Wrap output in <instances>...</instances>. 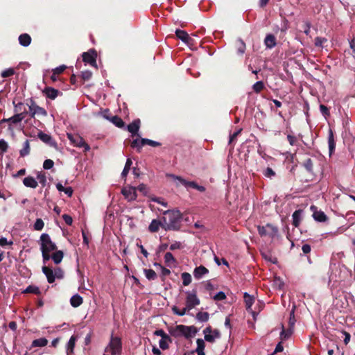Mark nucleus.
<instances>
[{"mask_svg": "<svg viewBox=\"0 0 355 355\" xmlns=\"http://www.w3.org/2000/svg\"><path fill=\"white\" fill-rule=\"evenodd\" d=\"M40 248L42 254L43 262L46 263L51 259V252L56 250V245L52 242L49 235L44 233L40 236Z\"/></svg>", "mask_w": 355, "mask_h": 355, "instance_id": "obj_1", "label": "nucleus"}, {"mask_svg": "<svg viewBox=\"0 0 355 355\" xmlns=\"http://www.w3.org/2000/svg\"><path fill=\"white\" fill-rule=\"evenodd\" d=\"M196 329L194 327L178 324L169 328L170 334L175 338L184 336L187 338L195 336Z\"/></svg>", "mask_w": 355, "mask_h": 355, "instance_id": "obj_2", "label": "nucleus"}, {"mask_svg": "<svg viewBox=\"0 0 355 355\" xmlns=\"http://www.w3.org/2000/svg\"><path fill=\"white\" fill-rule=\"evenodd\" d=\"M121 349L122 344L121 338L112 335L110 343L105 349L103 355H120Z\"/></svg>", "mask_w": 355, "mask_h": 355, "instance_id": "obj_3", "label": "nucleus"}, {"mask_svg": "<svg viewBox=\"0 0 355 355\" xmlns=\"http://www.w3.org/2000/svg\"><path fill=\"white\" fill-rule=\"evenodd\" d=\"M258 232L261 236H268L272 240L279 238L278 228L271 224L265 226H258Z\"/></svg>", "mask_w": 355, "mask_h": 355, "instance_id": "obj_4", "label": "nucleus"}, {"mask_svg": "<svg viewBox=\"0 0 355 355\" xmlns=\"http://www.w3.org/2000/svg\"><path fill=\"white\" fill-rule=\"evenodd\" d=\"M67 138L71 143L76 147L83 148L85 152H88L90 150L89 146L85 141L84 139L79 135H73L67 133Z\"/></svg>", "mask_w": 355, "mask_h": 355, "instance_id": "obj_5", "label": "nucleus"}, {"mask_svg": "<svg viewBox=\"0 0 355 355\" xmlns=\"http://www.w3.org/2000/svg\"><path fill=\"white\" fill-rule=\"evenodd\" d=\"M205 339L209 343H214L216 339L220 337V333L218 329H212L211 327H207L203 330Z\"/></svg>", "mask_w": 355, "mask_h": 355, "instance_id": "obj_6", "label": "nucleus"}, {"mask_svg": "<svg viewBox=\"0 0 355 355\" xmlns=\"http://www.w3.org/2000/svg\"><path fill=\"white\" fill-rule=\"evenodd\" d=\"M200 304V300L196 295V291L187 292L186 306L189 310Z\"/></svg>", "mask_w": 355, "mask_h": 355, "instance_id": "obj_7", "label": "nucleus"}, {"mask_svg": "<svg viewBox=\"0 0 355 355\" xmlns=\"http://www.w3.org/2000/svg\"><path fill=\"white\" fill-rule=\"evenodd\" d=\"M27 114L26 111L21 112L20 113L16 114L12 117H10L8 119H3L1 120V123L3 122H9V130H12V124H17L20 123L23 119H25L26 116Z\"/></svg>", "mask_w": 355, "mask_h": 355, "instance_id": "obj_8", "label": "nucleus"}, {"mask_svg": "<svg viewBox=\"0 0 355 355\" xmlns=\"http://www.w3.org/2000/svg\"><path fill=\"white\" fill-rule=\"evenodd\" d=\"M30 115L31 118H35L36 115L46 116L47 115L46 111L43 108L32 101L29 105Z\"/></svg>", "mask_w": 355, "mask_h": 355, "instance_id": "obj_9", "label": "nucleus"}, {"mask_svg": "<svg viewBox=\"0 0 355 355\" xmlns=\"http://www.w3.org/2000/svg\"><path fill=\"white\" fill-rule=\"evenodd\" d=\"M121 193L128 201H133L137 198L136 188L131 186H127L122 189Z\"/></svg>", "mask_w": 355, "mask_h": 355, "instance_id": "obj_10", "label": "nucleus"}, {"mask_svg": "<svg viewBox=\"0 0 355 355\" xmlns=\"http://www.w3.org/2000/svg\"><path fill=\"white\" fill-rule=\"evenodd\" d=\"M164 214L168 215L171 226H173L181 218V214L178 210L166 211Z\"/></svg>", "mask_w": 355, "mask_h": 355, "instance_id": "obj_11", "label": "nucleus"}, {"mask_svg": "<svg viewBox=\"0 0 355 355\" xmlns=\"http://www.w3.org/2000/svg\"><path fill=\"white\" fill-rule=\"evenodd\" d=\"M311 209L313 211V217L316 221L325 222L327 220L326 214L322 211L317 210L315 206H311Z\"/></svg>", "mask_w": 355, "mask_h": 355, "instance_id": "obj_12", "label": "nucleus"}, {"mask_svg": "<svg viewBox=\"0 0 355 355\" xmlns=\"http://www.w3.org/2000/svg\"><path fill=\"white\" fill-rule=\"evenodd\" d=\"M83 60L85 62L92 66H96V54L94 51L84 53L83 54Z\"/></svg>", "mask_w": 355, "mask_h": 355, "instance_id": "obj_13", "label": "nucleus"}, {"mask_svg": "<svg viewBox=\"0 0 355 355\" xmlns=\"http://www.w3.org/2000/svg\"><path fill=\"white\" fill-rule=\"evenodd\" d=\"M42 272L46 275L49 283H53L55 280L54 271L50 268L44 266L42 267Z\"/></svg>", "mask_w": 355, "mask_h": 355, "instance_id": "obj_14", "label": "nucleus"}, {"mask_svg": "<svg viewBox=\"0 0 355 355\" xmlns=\"http://www.w3.org/2000/svg\"><path fill=\"white\" fill-rule=\"evenodd\" d=\"M209 272V270L207 268H206L203 266H200L198 267H196L193 270V276L196 279H201L205 275L207 274Z\"/></svg>", "mask_w": 355, "mask_h": 355, "instance_id": "obj_15", "label": "nucleus"}, {"mask_svg": "<svg viewBox=\"0 0 355 355\" xmlns=\"http://www.w3.org/2000/svg\"><path fill=\"white\" fill-rule=\"evenodd\" d=\"M139 127H140V120L136 119V120H134L131 123H130L128 125L127 129L132 134V136H135V135L137 134Z\"/></svg>", "mask_w": 355, "mask_h": 355, "instance_id": "obj_16", "label": "nucleus"}, {"mask_svg": "<svg viewBox=\"0 0 355 355\" xmlns=\"http://www.w3.org/2000/svg\"><path fill=\"white\" fill-rule=\"evenodd\" d=\"M164 259L166 265L169 268L175 266L177 263L176 259L171 252H166Z\"/></svg>", "mask_w": 355, "mask_h": 355, "instance_id": "obj_17", "label": "nucleus"}, {"mask_svg": "<svg viewBox=\"0 0 355 355\" xmlns=\"http://www.w3.org/2000/svg\"><path fill=\"white\" fill-rule=\"evenodd\" d=\"M23 183L26 187L32 189H35L38 185L37 181L32 176L26 177L23 180Z\"/></svg>", "mask_w": 355, "mask_h": 355, "instance_id": "obj_18", "label": "nucleus"}, {"mask_svg": "<svg viewBox=\"0 0 355 355\" xmlns=\"http://www.w3.org/2000/svg\"><path fill=\"white\" fill-rule=\"evenodd\" d=\"M43 92L46 95V96L50 99H55L59 94V91L53 87H46Z\"/></svg>", "mask_w": 355, "mask_h": 355, "instance_id": "obj_19", "label": "nucleus"}, {"mask_svg": "<svg viewBox=\"0 0 355 355\" xmlns=\"http://www.w3.org/2000/svg\"><path fill=\"white\" fill-rule=\"evenodd\" d=\"M264 44L266 46L268 49H272L275 47L276 45L275 37L272 34L267 35L264 40Z\"/></svg>", "mask_w": 355, "mask_h": 355, "instance_id": "obj_20", "label": "nucleus"}, {"mask_svg": "<svg viewBox=\"0 0 355 355\" xmlns=\"http://www.w3.org/2000/svg\"><path fill=\"white\" fill-rule=\"evenodd\" d=\"M19 42L23 46H28L31 42V37L27 33H24L19 35Z\"/></svg>", "mask_w": 355, "mask_h": 355, "instance_id": "obj_21", "label": "nucleus"}, {"mask_svg": "<svg viewBox=\"0 0 355 355\" xmlns=\"http://www.w3.org/2000/svg\"><path fill=\"white\" fill-rule=\"evenodd\" d=\"M38 137L40 138V139H41L43 142L46 144H48L51 146L55 145V142L52 140L51 137L48 134L40 132L38 133Z\"/></svg>", "mask_w": 355, "mask_h": 355, "instance_id": "obj_22", "label": "nucleus"}, {"mask_svg": "<svg viewBox=\"0 0 355 355\" xmlns=\"http://www.w3.org/2000/svg\"><path fill=\"white\" fill-rule=\"evenodd\" d=\"M175 35L179 39H180L182 42L186 43H189V41L191 39L189 34L186 31L182 30H176Z\"/></svg>", "mask_w": 355, "mask_h": 355, "instance_id": "obj_23", "label": "nucleus"}, {"mask_svg": "<svg viewBox=\"0 0 355 355\" xmlns=\"http://www.w3.org/2000/svg\"><path fill=\"white\" fill-rule=\"evenodd\" d=\"M83 302V297L78 294L73 295L70 299V303L73 307H78L80 306Z\"/></svg>", "mask_w": 355, "mask_h": 355, "instance_id": "obj_24", "label": "nucleus"}, {"mask_svg": "<svg viewBox=\"0 0 355 355\" xmlns=\"http://www.w3.org/2000/svg\"><path fill=\"white\" fill-rule=\"evenodd\" d=\"M166 176L171 178L175 183L176 186H179L180 184L185 186L186 184L187 180L180 176H177L173 174H167Z\"/></svg>", "mask_w": 355, "mask_h": 355, "instance_id": "obj_25", "label": "nucleus"}, {"mask_svg": "<svg viewBox=\"0 0 355 355\" xmlns=\"http://www.w3.org/2000/svg\"><path fill=\"white\" fill-rule=\"evenodd\" d=\"M77 340V336H72L67 345V354H70L73 353L75 347L76 342Z\"/></svg>", "mask_w": 355, "mask_h": 355, "instance_id": "obj_26", "label": "nucleus"}, {"mask_svg": "<svg viewBox=\"0 0 355 355\" xmlns=\"http://www.w3.org/2000/svg\"><path fill=\"white\" fill-rule=\"evenodd\" d=\"M64 254L61 250H56L53 252L52 255H51V258L53 259V262L55 264L60 263L63 259Z\"/></svg>", "mask_w": 355, "mask_h": 355, "instance_id": "obj_27", "label": "nucleus"}, {"mask_svg": "<svg viewBox=\"0 0 355 355\" xmlns=\"http://www.w3.org/2000/svg\"><path fill=\"white\" fill-rule=\"evenodd\" d=\"M244 301L247 310H251V307L254 302V298L252 295H249L247 293H244Z\"/></svg>", "mask_w": 355, "mask_h": 355, "instance_id": "obj_28", "label": "nucleus"}, {"mask_svg": "<svg viewBox=\"0 0 355 355\" xmlns=\"http://www.w3.org/2000/svg\"><path fill=\"white\" fill-rule=\"evenodd\" d=\"M328 144H329V155H331L336 147V143L334 139V135L331 130L329 131V137H328Z\"/></svg>", "mask_w": 355, "mask_h": 355, "instance_id": "obj_29", "label": "nucleus"}, {"mask_svg": "<svg viewBox=\"0 0 355 355\" xmlns=\"http://www.w3.org/2000/svg\"><path fill=\"white\" fill-rule=\"evenodd\" d=\"M30 144L29 141L27 139L23 144V148L20 150V155L21 157H25L30 153Z\"/></svg>", "mask_w": 355, "mask_h": 355, "instance_id": "obj_30", "label": "nucleus"}, {"mask_svg": "<svg viewBox=\"0 0 355 355\" xmlns=\"http://www.w3.org/2000/svg\"><path fill=\"white\" fill-rule=\"evenodd\" d=\"M301 214L302 211L298 209L293 212L292 217H293V223L295 227H297L300 225V223L301 221Z\"/></svg>", "mask_w": 355, "mask_h": 355, "instance_id": "obj_31", "label": "nucleus"}, {"mask_svg": "<svg viewBox=\"0 0 355 355\" xmlns=\"http://www.w3.org/2000/svg\"><path fill=\"white\" fill-rule=\"evenodd\" d=\"M160 225L161 222L156 219H154L151 221L150 224L149 225L148 230L151 232H157L159 230Z\"/></svg>", "mask_w": 355, "mask_h": 355, "instance_id": "obj_32", "label": "nucleus"}, {"mask_svg": "<svg viewBox=\"0 0 355 355\" xmlns=\"http://www.w3.org/2000/svg\"><path fill=\"white\" fill-rule=\"evenodd\" d=\"M56 188L59 191L64 192L69 197H71L73 193V189L71 187H64L62 184L58 183L56 184Z\"/></svg>", "mask_w": 355, "mask_h": 355, "instance_id": "obj_33", "label": "nucleus"}, {"mask_svg": "<svg viewBox=\"0 0 355 355\" xmlns=\"http://www.w3.org/2000/svg\"><path fill=\"white\" fill-rule=\"evenodd\" d=\"M48 340L44 338L35 339L32 343V347H44L47 345Z\"/></svg>", "mask_w": 355, "mask_h": 355, "instance_id": "obj_34", "label": "nucleus"}, {"mask_svg": "<svg viewBox=\"0 0 355 355\" xmlns=\"http://www.w3.org/2000/svg\"><path fill=\"white\" fill-rule=\"evenodd\" d=\"M172 311L174 314L180 315V316H182V315H184L190 310L189 309H187V307L186 306L182 309H180L177 306H174L172 307Z\"/></svg>", "mask_w": 355, "mask_h": 355, "instance_id": "obj_35", "label": "nucleus"}, {"mask_svg": "<svg viewBox=\"0 0 355 355\" xmlns=\"http://www.w3.org/2000/svg\"><path fill=\"white\" fill-rule=\"evenodd\" d=\"M144 272L148 280H155L157 278L156 272L152 269H144Z\"/></svg>", "mask_w": 355, "mask_h": 355, "instance_id": "obj_36", "label": "nucleus"}, {"mask_svg": "<svg viewBox=\"0 0 355 355\" xmlns=\"http://www.w3.org/2000/svg\"><path fill=\"white\" fill-rule=\"evenodd\" d=\"M181 278L182 279V284L184 286H188L191 282V276L188 272H182L181 275Z\"/></svg>", "mask_w": 355, "mask_h": 355, "instance_id": "obj_37", "label": "nucleus"}, {"mask_svg": "<svg viewBox=\"0 0 355 355\" xmlns=\"http://www.w3.org/2000/svg\"><path fill=\"white\" fill-rule=\"evenodd\" d=\"M209 318V315L207 312H198L196 315V319L200 322H207Z\"/></svg>", "mask_w": 355, "mask_h": 355, "instance_id": "obj_38", "label": "nucleus"}, {"mask_svg": "<svg viewBox=\"0 0 355 355\" xmlns=\"http://www.w3.org/2000/svg\"><path fill=\"white\" fill-rule=\"evenodd\" d=\"M25 293H33L36 295L40 294V291L37 286H28L24 291Z\"/></svg>", "mask_w": 355, "mask_h": 355, "instance_id": "obj_39", "label": "nucleus"}, {"mask_svg": "<svg viewBox=\"0 0 355 355\" xmlns=\"http://www.w3.org/2000/svg\"><path fill=\"white\" fill-rule=\"evenodd\" d=\"M146 144H148V145L153 146V147H157V146H160V143H159L157 141H153V140H150L148 139H141V145L144 146Z\"/></svg>", "mask_w": 355, "mask_h": 355, "instance_id": "obj_40", "label": "nucleus"}, {"mask_svg": "<svg viewBox=\"0 0 355 355\" xmlns=\"http://www.w3.org/2000/svg\"><path fill=\"white\" fill-rule=\"evenodd\" d=\"M111 121L118 128H123L125 125L123 121L117 116L112 117Z\"/></svg>", "mask_w": 355, "mask_h": 355, "instance_id": "obj_41", "label": "nucleus"}, {"mask_svg": "<svg viewBox=\"0 0 355 355\" xmlns=\"http://www.w3.org/2000/svg\"><path fill=\"white\" fill-rule=\"evenodd\" d=\"M37 180L44 187L46 183V177L44 173L39 172L37 175Z\"/></svg>", "mask_w": 355, "mask_h": 355, "instance_id": "obj_42", "label": "nucleus"}, {"mask_svg": "<svg viewBox=\"0 0 355 355\" xmlns=\"http://www.w3.org/2000/svg\"><path fill=\"white\" fill-rule=\"evenodd\" d=\"M264 88V84L262 81H257L255 83L253 86L252 89L256 93H259L261 91H262Z\"/></svg>", "mask_w": 355, "mask_h": 355, "instance_id": "obj_43", "label": "nucleus"}, {"mask_svg": "<svg viewBox=\"0 0 355 355\" xmlns=\"http://www.w3.org/2000/svg\"><path fill=\"white\" fill-rule=\"evenodd\" d=\"M44 226V221L41 218H37L34 223V230L37 231H41Z\"/></svg>", "mask_w": 355, "mask_h": 355, "instance_id": "obj_44", "label": "nucleus"}, {"mask_svg": "<svg viewBox=\"0 0 355 355\" xmlns=\"http://www.w3.org/2000/svg\"><path fill=\"white\" fill-rule=\"evenodd\" d=\"M263 174L266 178H272L275 176V172L270 167H268L263 171Z\"/></svg>", "mask_w": 355, "mask_h": 355, "instance_id": "obj_45", "label": "nucleus"}, {"mask_svg": "<svg viewBox=\"0 0 355 355\" xmlns=\"http://www.w3.org/2000/svg\"><path fill=\"white\" fill-rule=\"evenodd\" d=\"M197 343V348H196V352H204L205 344L202 339L198 338L196 341Z\"/></svg>", "mask_w": 355, "mask_h": 355, "instance_id": "obj_46", "label": "nucleus"}, {"mask_svg": "<svg viewBox=\"0 0 355 355\" xmlns=\"http://www.w3.org/2000/svg\"><path fill=\"white\" fill-rule=\"evenodd\" d=\"M303 166H304V168L306 169L307 171L312 172L313 162L311 159L309 158V159H306L303 163Z\"/></svg>", "mask_w": 355, "mask_h": 355, "instance_id": "obj_47", "label": "nucleus"}, {"mask_svg": "<svg viewBox=\"0 0 355 355\" xmlns=\"http://www.w3.org/2000/svg\"><path fill=\"white\" fill-rule=\"evenodd\" d=\"M311 23L309 21H304V24L302 26L303 29V32L306 35H309L310 33V29H311Z\"/></svg>", "mask_w": 355, "mask_h": 355, "instance_id": "obj_48", "label": "nucleus"}, {"mask_svg": "<svg viewBox=\"0 0 355 355\" xmlns=\"http://www.w3.org/2000/svg\"><path fill=\"white\" fill-rule=\"evenodd\" d=\"M291 334H292L291 330L286 331L283 329L280 334V338L282 340H286L291 336Z\"/></svg>", "mask_w": 355, "mask_h": 355, "instance_id": "obj_49", "label": "nucleus"}, {"mask_svg": "<svg viewBox=\"0 0 355 355\" xmlns=\"http://www.w3.org/2000/svg\"><path fill=\"white\" fill-rule=\"evenodd\" d=\"M15 71L14 69L12 68L7 69L1 72V76L3 78H8L14 74Z\"/></svg>", "mask_w": 355, "mask_h": 355, "instance_id": "obj_50", "label": "nucleus"}, {"mask_svg": "<svg viewBox=\"0 0 355 355\" xmlns=\"http://www.w3.org/2000/svg\"><path fill=\"white\" fill-rule=\"evenodd\" d=\"M155 266H159L160 268H161V272H162V275L163 276H168L170 275L171 273V271L168 268H166L165 267L162 266L161 264L159 263H155Z\"/></svg>", "mask_w": 355, "mask_h": 355, "instance_id": "obj_51", "label": "nucleus"}, {"mask_svg": "<svg viewBox=\"0 0 355 355\" xmlns=\"http://www.w3.org/2000/svg\"><path fill=\"white\" fill-rule=\"evenodd\" d=\"M54 165V162H53V160L51 159H46L44 162V164H43V167L44 169H51V168H53Z\"/></svg>", "mask_w": 355, "mask_h": 355, "instance_id": "obj_52", "label": "nucleus"}, {"mask_svg": "<svg viewBox=\"0 0 355 355\" xmlns=\"http://www.w3.org/2000/svg\"><path fill=\"white\" fill-rule=\"evenodd\" d=\"M168 340H169V338H161V340L159 342L160 348H162V349H167L168 347Z\"/></svg>", "mask_w": 355, "mask_h": 355, "instance_id": "obj_53", "label": "nucleus"}, {"mask_svg": "<svg viewBox=\"0 0 355 355\" xmlns=\"http://www.w3.org/2000/svg\"><path fill=\"white\" fill-rule=\"evenodd\" d=\"M92 73L89 71H84L81 73V77L84 80H88L92 78Z\"/></svg>", "mask_w": 355, "mask_h": 355, "instance_id": "obj_54", "label": "nucleus"}, {"mask_svg": "<svg viewBox=\"0 0 355 355\" xmlns=\"http://www.w3.org/2000/svg\"><path fill=\"white\" fill-rule=\"evenodd\" d=\"M171 250H175L178 249H182V245L179 241H175L173 243H172L169 247Z\"/></svg>", "mask_w": 355, "mask_h": 355, "instance_id": "obj_55", "label": "nucleus"}, {"mask_svg": "<svg viewBox=\"0 0 355 355\" xmlns=\"http://www.w3.org/2000/svg\"><path fill=\"white\" fill-rule=\"evenodd\" d=\"M155 335L162 337V338H169L168 336L162 329H158L155 331Z\"/></svg>", "mask_w": 355, "mask_h": 355, "instance_id": "obj_56", "label": "nucleus"}, {"mask_svg": "<svg viewBox=\"0 0 355 355\" xmlns=\"http://www.w3.org/2000/svg\"><path fill=\"white\" fill-rule=\"evenodd\" d=\"M225 294L223 292L220 291L214 295V299L215 300H223L225 299Z\"/></svg>", "mask_w": 355, "mask_h": 355, "instance_id": "obj_57", "label": "nucleus"}, {"mask_svg": "<svg viewBox=\"0 0 355 355\" xmlns=\"http://www.w3.org/2000/svg\"><path fill=\"white\" fill-rule=\"evenodd\" d=\"M12 243H13L12 241H8L6 238H4V237H1V238L0 239V246H1V247H3V246L7 245H12Z\"/></svg>", "mask_w": 355, "mask_h": 355, "instance_id": "obj_58", "label": "nucleus"}, {"mask_svg": "<svg viewBox=\"0 0 355 355\" xmlns=\"http://www.w3.org/2000/svg\"><path fill=\"white\" fill-rule=\"evenodd\" d=\"M8 149V144L3 139H0V150L2 152H6Z\"/></svg>", "mask_w": 355, "mask_h": 355, "instance_id": "obj_59", "label": "nucleus"}, {"mask_svg": "<svg viewBox=\"0 0 355 355\" xmlns=\"http://www.w3.org/2000/svg\"><path fill=\"white\" fill-rule=\"evenodd\" d=\"M62 218L68 225H71L73 223V219L69 215L64 214Z\"/></svg>", "mask_w": 355, "mask_h": 355, "instance_id": "obj_60", "label": "nucleus"}, {"mask_svg": "<svg viewBox=\"0 0 355 355\" xmlns=\"http://www.w3.org/2000/svg\"><path fill=\"white\" fill-rule=\"evenodd\" d=\"M65 69H66L65 65H61V66L58 67L55 69H54L53 70V71H54V73L59 75V74L62 73L64 71Z\"/></svg>", "mask_w": 355, "mask_h": 355, "instance_id": "obj_61", "label": "nucleus"}, {"mask_svg": "<svg viewBox=\"0 0 355 355\" xmlns=\"http://www.w3.org/2000/svg\"><path fill=\"white\" fill-rule=\"evenodd\" d=\"M55 278L61 279L63 277V272L60 268H56L54 270Z\"/></svg>", "mask_w": 355, "mask_h": 355, "instance_id": "obj_62", "label": "nucleus"}, {"mask_svg": "<svg viewBox=\"0 0 355 355\" xmlns=\"http://www.w3.org/2000/svg\"><path fill=\"white\" fill-rule=\"evenodd\" d=\"M287 139H288L289 144L291 146H294L296 144L297 139L295 137L289 135L287 136Z\"/></svg>", "mask_w": 355, "mask_h": 355, "instance_id": "obj_63", "label": "nucleus"}, {"mask_svg": "<svg viewBox=\"0 0 355 355\" xmlns=\"http://www.w3.org/2000/svg\"><path fill=\"white\" fill-rule=\"evenodd\" d=\"M131 146H132V148H137V147H141V146H142L141 145V140H139V139H134V140L132 141Z\"/></svg>", "mask_w": 355, "mask_h": 355, "instance_id": "obj_64", "label": "nucleus"}]
</instances>
